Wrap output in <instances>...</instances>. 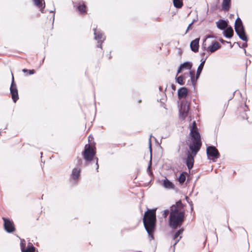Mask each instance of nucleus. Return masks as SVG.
<instances>
[{"instance_id": "1", "label": "nucleus", "mask_w": 252, "mask_h": 252, "mask_svg": "<svg viewBox=\"0 0 252 252\" xmlns=\"http://www.w3.org/2000/svg\"><path fill=\"white\" fill-rule=\"evenodd\" d=\"M182 208L183 204L180 200L170 208L169 224L172 229H175L181 225L184 220L185 213L181 211Z\"/></svg>"}, {"instance_id": "2", "label": "nucleus", "mask_w": 252, "mask_h": 252, "mask_svg": "<svg viewBox=\"0 0 252 252\" xmlns=\"http://www.w3.org/2000/svg\"><path fill=\"white\" fill-rule=\"evenodd\" d=\"M156 221V210H148L145 213L143 218L144 227L148 233L150 240L154 239L153 233L154 232Z\"/></svg>"}, {"instance_id": "3", "label": "nucleus", "mask_w": 252, "mask_h": 252, "mask_svg": "<svg viewBox=\"0 0 252 252\" xmlns=\"http://www.w3.org/2000/svg\"><path fill=\"white\" fill-rule=\"evenodd\" d=\"M191 137V143L189 145V148L191 151L192 154L195 156L201 146L200 135L197 131V126L195 121L192 123L190 130Z\"/></svg>"}, {"instance_id": "4", "label": "nucleus", "mask_w": 252, "mask_h": 252, "mask_svg": "<svg viewBox=\"0 0 252 252\" xmlns=\"http://www.w3.org/2000/svg\"><path fill=\"white\" fill-rule=\"evenodd\" d=\"M189 77L190 79L188 80L187 83V86H191L194 89L195 86V72L191 70L189 73H185L183 75L176 77L177 82L181 85H184L187 78Z\"/></svg>"}, {"instance_id": "5", "label": "nucleus", "mask_w": 252, "mask_h": 252, "mask_svg": "<svg viewBox=\"0 0 252 252\" xmlns=\"http://www.w3.org/2000/svg\"><path fill=\"white\" fill-rule=\"evenodd\" d=\"M234 28L239 37L242 40L247 41L248 38L246 36L245 29L240 18H237L236 20Z\"/></svg>"}, {"instance_id": "6", "label": "nucleus", "mask_w": 252, "mask_h": 252, "mask_svg": "<svg viewBox=\"0 0 252 252\" xmlns=\"http://www.w3.org/2000/svg\"><path fill=\"white\" fill-rule=\"evenodd\" d=\"M95 154V151L89 144L85 145L82 155L86 162H91L93 160Z\"/></svg>"}, {"instance_id": "7", "label": "nucleus", "mask_w": 252, "mask_h": 252, "mask_svg": "<svg viewBox=\"0 0 252 252\" xmlns=\"http://www.w3.org/2000/svg\"><path fill=\"white\" fill-rule=\"evenodd\" d=\"M207 154L208 157H212V159L216 161L215 159H217L220 157V154L218 150L214 146H209L207 148Z\"/></svg>"}, {"instance_id": "8", "label": "nucleus", "mask_w": 252, "mask_h": 252, "mask_svg": "<svg viewBox=\"0 0 252 252\" xmlns=\"http://www.w3.org/2000/svg\"><path fill=\"white\" fill-rule=\"evenodd\" d=\"M10 93L11 94L12 99L14 102H16V101L18 99L19 96L18 94V90L17 89L16 85L14 83L13 76H12V83L10 88Z\"/></svg>"}, {"instance_id": "9", "label": "nucleus", "mask_w": 252, "mask_h": 252, "mask_svg": "<svg viewBox=\"0 0 252 252\" xmlns=\"http://www.w3.org/2000/svg\"><path fill=\"white\" fill-rule=\"evenodd\" d=\"M4 221V228L6 232L8 233H12L15 230L14 224L12 220L5 218H2Z\"/></svg>"}, {"instance_id": "10", "label": "nucleus", "mask_w": 252, "mask_h": 252, "mask_svg": "<svg viewBox=\"0 0 252 252\" xmlns=\"http://www.w3.org/2000/svg\"><path fill=\"white\" fill-rule=\"evenodd\" d=\"M93 30L94 32L95 39L97 41L98 43L99 42L102 43L105 39V37L103 33L101 31L97 29L96 28H94Z\"/></svg>"}, {"instance_id": "11", "label": "nucleus", "mask_w": 252, "mask_h": 252, "mask_svg": "<svg viewBox=\"0 0 252 252\" xmlns=\"http://www.w3.org/2000/svg\"><path fill=\"white\" fill-rule=\"evenodd\" d=\"M81 169L79 168H74L70 176V181L73 184H76L80 175Z\"/></svg>"}, {"instance_id": "12", "label": "nucleus", "mask_w": 252, "mask_h": 252, "mask_svg": "<svg viewBox=\"0 0 252 252\" xmlns=\"http://www.w3.org/2000/svg\"><path fill=\"white\" fill-rule=\"evenodd\" d=\"M189 110V106L186 105V104H183V103H181V108L179 110L180 111V117L182 118L183 120L185 119L186 117L188 115V112Z\"/></svg>"}, {"instance_id": "13", "label": "nucleus", "mask_w": 252, "mask_h": 252, "mask_svg": "<svg viewBox=\"0 0 252 252\" xmlns=\"http://www.w3.org/2000/svg\"><path fill=\"white\" fill-rule=\"evenodd\" d=\"M192 67V63L189 62H185L181 64L177 71V76L184 70H190Z\"/></svg>"}, {"instance_id": "14", "label": "nucleus", "mask_w": 252, "mask_h": 252, "mask_svg": "<svg viewBox=\"0 0 252 252\" xmlns=\"http://www.w3.org/2000/svg\"><path fill=\"white\" fill-rule=\"evenodd\" d=\"M186 164L188 166V168L189 170H190L193 166L194 163V158L193 156L189 152H188L187 158L186 161Z\"/></svg>"}, {"instance_id": "15", "label": "nucleus", "mask_w": 252, "mask_h": 252, "mask_svg": "<svg viewBox=\"0 0 252 252\" xmlns=\"http://www.w3.org/2000/svg\"><path fill=\"white\" fill-rule=\"evenodd\" d=\"M221 46L219 44V43L217 41H215L212 43V45L206 49V50L210 52L211 53H213L219 49L220 48ZM206 50V48H205Z\"/></svg>"}, {"instance_id": "16", "label": "nucleus", "mask_w": 252, "mask_h": 252, "mask_svg": "<svg viewBox=\"0 0 252 252\" xmlns=\"http://www.w3.org/2000/svg\"><path fill=\"white\" fill-rule=\"evenodd\" d=\"M34 4L37 6L42 13H44V9L45 7L44 0H33Z\"/></svg>"}, {"instance_id": "17", "label": "nucleus", "mask_w": 252, "mask_h": 252, "mask_svg": "<svg viewBox=\"0 0 252 252\" xmlns=\"http://www.w3.org/2000/svg\"><path fill=\"white\" fill-rule=\"evenodd\" d=\"M199 38H196L192 40L190 44L191 50L194 52L198 51Z\"/></svg>"}, {"instance_id": "18", "label": "nucleus", "mask_w": 252, "mask_h": 252, "mask_svg": "<svg viewBox=\"0 0 252 252\" xmlns=\"http://www.w3.org/2000/svg\"><path fill=\"white\" fill-rule=\"evenodd\" d=\"M188 90L185 87H182L178 90V94L179 99L185 98L188 94Z\"/></svg>"}, {"instance_id": "19", "label": "nucleus", "mask_w": 252, "mask_h": 252, "mask_svg": "<svg viewBox=\"0 0 252 252\" xmlns=\"http://www.w3.org/2000/svg\"><path fill=\"white\" fill-rule=\"evenodd\" d=\"M183 229H181L178 230L175 232L174 235H173V239L175 241L174 243V249H175V246L177 244V243L179 241L180 239L181 238V234L183 233Z\"/></svg>"}, {"instance_id": "20", "label": "nucleus", "mask_w": 252, "mask_h": 252, "mask_svg": "<svg viewBox=\"0 0 252 252\" xmlns=\"http://www.w3.org/2000/svg\"><path fill=\"white\" fill-rule=\"evenodd\" d=\"M201 63L198 67L197 72H196V77H195V82H196L197 80L199 78V77L201 74V72L203 69V66L204 65V63H205V60L201 59Z\"/></svg>"}, {"instance_id": "21", "label": "nucleus", "mask_w": 252, "mask_h": 252, "mask_svg": "<svg viewBox=\"0 0 252 252\" xmlns=\"http://www.w3.org/2000/svg\"><path fill=\"white\" fill-rule=\"evenodd\" d=\"M217 27L220 30H224L227 27V23L223 20H219L216 22Z\"/></svg>"}, {"instance_id": "22", "label": "nucleus", "mask_w": 252, "mask_h": 252, "mask_svg": "<svg viewBox=\"0 0 252 252\" xmlns=\"http://www.w3.org/2000/svg\"><path fill=\"white\" fill-rule=\"evenodd\" d=\"M233 30L232 27L227 28L224 30L223 34L227 38H231L233 35Z\"/></svg>"}, {"instance_id": "23", "label": "nucleus", "mask_w": 252, "mask_h": 252, "mask_svg": "<svg viewBox=\"0 0 252 252\" xmlns=\"http://www.w3.org/2000/svg\"><path fill=\"white\" fill-rule=\"evenodd\" d=\"M163 186L167 189H172L174 188V186L173 184L170 182L169 180H168L166 178H165L163 180Z\"/></svg>"}, {"instance_id": "24", "label": "nucleus", "mask_w": 252, "mask_h": 252, "mask_svg": "<svg viewBox=\"0 0 252 252\" xmlns=\"http://www.w3.org/2000/svg\"><path fill=\"white\" fill-rule=\"evenodd\" d=\"M35 249V247L32 246V244L29 243L27 248H26L25 247V248H22L21 251L22 252H34Z\"/></svg>"}, {"instance_id": "25", "label": "nucleus", "mask_w": 252, "mask_h": 252, "mask_svg": "<svg viewBox=\"0 0 252 252\" xmlns=\"http://www.w3.org/2000/svg\"><path fill=\"white\" fill-rule=\"evenodd\" d=\"M231 0H223L222 8L224 11H228L230 7Z\"/></svg>"}, {"instance_id": "26", "label": "nucleus", "mask_w": 252, "mask_h": 252, "mask_svg": "<svg viewBox=\"0 0 252 252\" xmlns=\"http://www.w3.org/2000/svg\"><path fill=\"white\" fill-rule=\"evenodd\" d=\"M151 136H150V138H149V147L150 148V152H151V158L150 160L149 163V165L147 168V171L149 172V173H151V166H152V149H151Z\"/></svg>"}, {"instance_id": "27", "label": "nucleus", "mask_w": 252, "mask_h": 252, "mask_svg": "<svg viewBox=\"0 0 252 252\" xmlns=\"http://www.w3.org/2000/svg\"><path fill=\"white\" fill-rule=\"evenodd\" d=\"M186 173H182L180 174L179 178H178V181L180 184H183L184 183V182L186 180Z\"/></svg>"}, {"instance_id": "28", "label": "nucleus", "mask_w": 252, "mask_h": 252, "mask_svg": "<svg viewBox=\"0 0 252 252\" xmlns=\"http://www.w3.org/2000/svg\"><path fill=\"white\" fill-rule=\"evenodd\" d=\"M78 10L80 13H84L86 12V6L84 3L79 4L77 7Z\"/></svg>"}, {"instance_id": "29", "label": "nucleus", "mask_w": 252, "mask_h": 252, "mask_svg": "<svg viewBox=\"0 0 252 252\" xmlns=\"http://www.w3.org/2000/svg\"><path fill=\"white\" fill-rule=\"evenodd\" d=\"M173 4L175 7L180 8L183 5L182 0H173Z\"/></svg>"}, {"instance_id": "30", "label": "nucleus", "mask_w": 252, "mask_h": 252, "mask_svg": "<svg viewBox=\"0 0 252 252\" xmlns=\"http://www.w3.org/2000/svg\"><path fill=\"white\" fill-rule=\"evenodd\" d=\"M169 213V211L168 209L165 210L163 211L162 216L164 218H166Z\"/></svg>"}, {"instance_id": "31", "label": "nucleus", "mask_w": 252, "mask_h": 252, "mask_svg": "<svg viewBox=\"0 0 252 252\" xmlns=\"http://www.w3.org/2000/svg\"><path fill=\"white\" fill-rule=\"evenodd\" d=\"M25 241L24 240H22L21 241V249L22 250V248H24L26 247V243Z\"/></svg>"}, {"instance_id": "32", "label": "nucleus", "mask_w": 252, "mask_h": 252, "mask_svg": "<svg viewBox=\"0 0 252 252\" xmlns=\"http://www.w3.org/2000/svg\"><path fill=\"white\" fill-rule=\"evenodd\" d=\"M194 22H195V20H193V21L188 26L186 33H187L188 32V31H189V30L192 29V25L193 24V23Z\"/></svg>"}, {"instance_id": "33", "label": "nucleus", "mask_w": 252, "mask_h": 252, "mask_svg": "<svg viewBox=\"0 0 252 252\" xmlns=\"http://www.w3.org/2000/svg\"><path fill=\"white\" fill-rule=\"evenodd\" d=\"M237 44L239 45V46L240 48H245L247 47V46H248V44H247V43H243V44L242 45V46H241V47L240 46V45L239 44V43H237Z\"/></svg>"}, {"instance_id": "34", "label": "nucleus", "mask_w": 252, "mask_h": 252, "mask_svg": "<svg viewBox=\"0 0 252 252\" xmlns=\"http://www.w3.org/2000/svg\"><path fill=\"white\" fill-rule=\"evenodd\" d=\"M28 72L29 73V74H33L34 73V70H28Z\"/></svg>"}, {"instance_id": "35", "label": "nucleus", "mask_w": 252, "mask_h": 252, "mask_svg": "<svg viewBox=\"0 0 252 252\" xmlns=\"http://www.w3.org/2000/svg\"><path fill=\"white\" fill-rule=\"evenodd\" d=\"M95 159H96V169H98V158H95Z\"/></svg>"}, {"instance_id": "36", "label": "nucleus", "mask_w": 252, "mask_h": 252, "mask_svg": "<svg viewBox=\"0 0 252 252\" xmlns=\"http://www.w3.org/2000/svg\"><path fill=\"white\" fill-rule=\"evenodd\" d=\"M22 71L24 72H28V69H23L22 70Z\"/></svg>"}, {"instance_id": "37", "label": "nucleus", "mask_w": 252, "mask_h": 252, "mask_svg": "<svg viewBox=\"0 0 252 252\" xmlns=\"http://www.w3.org/2000/svg\"><path fill=\"white\" fill-rule=\"evenodd\" d=\"M97 47L98 48H102V46H101V44H98L97 45Z\"/></svg>"}, {"instance_id": "38", "label": "nucleus", "mask_w": 252, "mask_h": 252, "mask_svg": "<svg viewBox=\"0 0 252 252\" xmlns=\"http://www.w3.org/2000/svg\"><path fill=\"white\" fill-rule=\"evenodd\" d=\"M220 41L221 42H224V40H223L222 39H220Z\"/></svg>"}, {"instance_id": "39", "label": "nucleus", "mask_w": 252, "mask_h": 252, "mask_svg": "<svg viewBox=\"0 0 252 252\" xmlns=\"http://www.w3.org/2000/svg\"><path fill=\"white\" fill-rule=\"evenodd\" d=\"M55 11V9H54V10H51V11H50V12H54Z\"/></svg>"}, {"instance_id": "40", "label": "nucleus", "mask_w": 252, "mask_h": 252, "mask_svg": "<svg viewBox=\"0 0 252 252\" xmlns=\"http://www.w3.org/2000/svg\"><path fill=\"white\" fill-rule=\"evenodd\" d=\"M228 229L230 231L231 230V229L229 227V226H228Z\"/></svg>"}, {"instance_id": "41", "label": "nucleus", "mask_w": 252, "mask_h": 252, "mask_svg": "<svg viewBox=\"0 0 252 252\" xmlns=\"http://www.w3.org/2000/svg\"><path fill=\"white\" fill-rule=\"evenodd\" d=\"M191 209L192 210L193 209V207H192V204L191 205Z\"/></svg>"}, {"instance_id": "42", "label": "nucleus", "mask_w": 252, "mask_h": 252, "mask_svg": "<svg viewBox=\"0 0 252 252\" xmlns=\"http://www.w3.org/2000/svg\"><path fill=\"white\" fill-rule=\"evenodd\" d=\"M244 52H245V53L246 54V50L245 49H244Z\"/></svg>"}, {"instance_id": "43", "label": "nucleus", "mask_w": 252, "mask_h": 252, "mask_svg": "<svg viewBox=\"0 0 252 252\" xmlns=\"http://www.w3.org/2000/svg\"><path fill=\"white\" fill-rule=\"evenodd\" d=\"M205 54V53L204 52L203 54H202V55H204Z\"/></svg>"}, {"instance_id": "44", "label": "nucleus", "mask_w": 252, "mask_h": 252, "mask_svg": "<svg viewBox=\"0 0 252 252\" xmlns=\"http://www.w3.org/2000/svg\"><path fill=\"white\" fill-rule=\"evenodd\" d=\"M251 252H252V251Z\"/></svg>"}]
</instances>
